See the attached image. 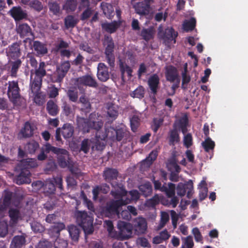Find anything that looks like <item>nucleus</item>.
I'll list each match as a JSON object with an SVG mask.
<instances>
[{
	"instance_id": "f257e3e1",
	"label": "nucleus",
	"mask_w": 248,
	"mask_h": 248,
	"mask_svg": "<svg viewBox=\"0 0 248 248\" xmlns=\"http://www.w3.org/2000/svg\"><path fill=\"white\" fill-rule=\"evenodd\" d=\"M112 186L114 189L111 191L110 193L115 199L118 200H112L107 202L101 211L103 216L109 218H112L116 216H119L121 208L126 204L125 201L122 199V197L127 194V191L124 186L122 184H116L115 185L112 184Z\"/></svg>"
},
{
	"instance_id": "f03ea898",
	"label": "nucleus",
	"mask_w": 248,
	"mask_h": 248,
	"mask_svg": "<svg viewBox=\"0 0 248 248\" xmlns=\"http://www.w3.org/2000/svg\"><path fill=\"white\" fill-rule=\"evenodd\" d=\"M98 117V113L95 112L91 113L89 118L78 116L77 118V126L84 133H89L92 129L98 131L103 125V122Z\"/></svg>"
},
{
	"instance_id": "7ed1b4c3",
	"label": "nucleus",
	"mask_w": 248,
	"mask_h": 248,
	"mask_svg": "<svg viewBox=\"0 0 248 248\" xmlns=\"http://www.w3.org/2000/svg\"><path fill=\"white\" fill-rule=\"evenodd\" d=\"M46 67L47 65L44 62H40L39 67L35 68L33 78H32V71H31L30 86L33 92H36L41 89L43 78L46 75Z\"/></svg>"
},
{
	"instance_id": "20e7f679",
	"label": "nucleus",
	"mask_w": 248,
	"mask_h": 248,
	"mask_svg": "<svg viewBox=\"0 0 248 248\" xmlns=\"http://www.w3.org/2000/svg\"><path fill=\"white\" fill-rule=\"evenodd\" d=\"M77 222L84 231L85 236L92 234L94 232L93 217L85 211H78Z\"/></svg>"
},
{
	"instance_id": "39448f33",
	"label": "nucleus",
	"mask_w": 248,
	"mask_h": 248,
	"mask_svg": "<svg viewBox=\"0 0 248 248\" xmlns=\"http://www.w3.org/2000/svg\"><path fill=\"white\" fill-rule=\"evenodd\" d=\"M7 94L10 101L14 105H16L21 98L20 89L18 80L9 81Z\"/></svg>"
},
{
	"instance_id": "423d86ee",
	"label": "nucleus",
	"mask_w": 248,
	"mask_h": 248,
	"mask_svg": "<svg viewBox=\"0 0 248 248\" xmlns=\"http://www.w3.org/2000/svg\"><path fill=\"white\" fill-rule=\"evenodd\" d=\"M161 27L159 28L158 36L160 39L163 41V44L167 47H170L172 43H176V38L178 36L177 32H175L172 27L166 28L164 31L160 30Z\"/></svg>"
},
{
	"instance_id": "0eeeda50",
	"label": "nucleus",
	"mask_w": 248,
	"mask_h": 248,
	"mask_svg": "<svg viewBox=\"0 0 248 248\" xmlns=\"http://www.w3.org/2000/svg\"><path fill=\"white\" fill-rule=\"evenodd\" d=\"M72 81L73 85L79 90H81L84 86H89L94 88H96L98 87V84L94 78L89 75L74 78Z\"/></svg>"
},
{
	"instance_id": "6e6552de",
	"label": "nucleus",
	"mask_w": 248,
	"mask_h": 248,
	"mask_svg": "<svg viewBox=\"0 0 248 248\" xmlns=\"http://www.w3.org/2000/svg\"><path fill=\"white\" fill-rule=\"evenodd\" d=\"M152 181L154 185V188L155 190H159L161 192H164L167 197H171L175 195V184L169 183L168 186L166 184L164 183L162 185L161 182L159 180H156L154 177Z\"/></svg>"
},
{
	"instance_id": "1a4fd4ad",
	"label": "nucleus",
	"mask_w": 248,
	"mask_h": 248,
	"mask_svg": "<svg viewBox=\"0 0 248 248\" xmlns=\"http://www.w3.org/2000/svg\"><path fill=\"white\" fill-rule=\"evenodd\" d=\"M118 237L121 240H127L132 236L133 226L130 223L121 221L118 224Z\"/></svg>"
},
{
	"instance_id": "9d476101",
	"label": "nucleus",
	"mask_w": 248,
	"mask_h": 248,
	"mask_svg": "<svg viewBox=\"0 0 248 248\" xmlns=\"http://www.w3.org/2000/svg\"><path fill=\"white\" fill-rule=\"evenodd\" d=\"M154 2V0H146L136 3L133 7L135 12L140 16H147L150 13L151 10V4Z\"/></svg>"
},
{
	"instance_id": "9b49d317",
	"label": "nucleus",
	"mask_w": 248,
	"mask_h": 248,
	"mask_svg": "<svg viewBox=\"0 0 248 248\" xmlns=\"http://www.w3.org/2000/svg\"><path fill=\"white\" fill-rule=\"evenodd\" d=\"M17 31L20 37H26L24 41V42H27L29 40L30 44H31L32 40L34 39V36L31 27L27 24L19 25L17 29Z\"/></svg>"
},
{
	"instance_id": "f8f14e48",
	"label": "nucleus",
	"mask_w": 248,
	"mask_h": 248,
	"mask_svg": "<svg viewBox=\"0 0 248 248\" xmlns=\"http://www.w3.org/2000/svg\"><path fill=\"white\" fill-rule=\"evenodd\" d=\"M60 150L57 155L58 163L61 168H65L70 165L69 153L64 149Z\"/></svg>"
},
{
	"instance_id": "ddd939ff",
	"label": "nucleus",
	"mask_w": 248,
	"mask_h": 248,
	"mask_svg": "<svg viewBox=\"0 0 248 248\" xmlns=\"http://www.w3.org/2000/svg\"><path fill=\"white\" fill-rule=\"evenodd\" d=\"M38 166V163L35 159L28 158L22 159L18 164L17 167L19 170L30 171V169L35 168Z\"/></svg>"
},
{
	"instance_id": "4468645a",
	"label": "nucleus",
	"mask_w": 248,
	"mask_h": 248,
	"mask_svg": "<svg viewBox=\"0 0 248 248\" xmlns=\"http://www.w3.org/2000/svg\"><path fill=\"white\" fill-rule=\"evenodd\" d=\"M134 230L137 234L144 233L147 229V222L143 217H138L134 221Z\"/></svg>"
},
{
	"instance_id": "2eb2a0df",
	"label": "nucleus",
	"mask_w": 248,
	"mask_h": 248,
	"mask_svg": "<svg viewBox=\"0 0 248 248\" xmlns=\"http://www.w3.org/2000/svg\"><path fill=\"white\" fill-rule=\"evenodd\" d=\"M34 130V126L29 122H26L19 132L18 137L20 139L30 138L33 136Z\"/></svg>"
},
{
	"instance_id": "dca6fc26",
	"label": "nucleus",
	"mask_w": 248,
	"mask_h": 248,
	"mask_svg": "<svg viewBox=\"0 0 248 248\" xmlns=\"http://www.w3.org/2000/svg\"><path fill=\"white\" fill-rule=\"evenodd\" d=\"M179 132V130L177 129L176 123H174L173 128L170 129L168 133V140L170 145H174L180 142V137Z\"/></svg>"
},
{
	"instance_id": "f3484780",
	"label": "nucleus",
	"mask_w": 248,
	"mask_h": 248,
	"mask_svg": "<svg viewBox=\"0 0 248 248\" xmlns=\"http://www.w3.org/2000/svg\"><path fill=\"white\" fill-rule=\"evenodd\" d=\"M118 175V171L117 169L107 168H106L103 172V177L104 179L108 182L111 183L114 185L116 184H121V183H118L116 182L111 183V182L114 180H117Z\"/></svg>"
},
{
	"instance_id": "a211bd4d",
	"label": "nucleus",
	"mask_w": 248,
	"mask_h": 248,
	"mask_svg": "<svg viewBox=\"0 0 248 248\" xmlns=\"http://www.w3.org/2000/svg\"><path fill=\"white\" fill-rule=\"evenodd\" d=\"M20 171L19 174L15 177L14 182L19 185L30 183L31 182V172L27 170L24 171L22 170H20Z\"/></svg>"
},
{
	"instance_id": "6ab92c4d",
	"label": "nucleus",
	"mask_w": 248,
	"mask_h": 248,
	"mask_svg": "<svg viewBox=\"0 0 248 248\" xmlns=\"http://www.w3.org/2000/svg\"><path fill=\"white\" fill-rule=\"evenodd\" d=\"M97 76L98 79L102 82H105L109 79L108 68L104 63H98Z\"/></svg>"
},
{
	"instance_id": "aec40b11",
	"label": "nucleus",
	"mask_w": 248,
	"mask_h": 248,
	"mask_svg": "<svg viewBox=\"0 0 248 248\" xmlns=\"http://www.w3.org/2000/svg\"><path fill=\"white\" fill-rule=\"evenodd\" d=\"M11 16L16 21H19L27 17L26 11L22 10L20 6L13 7L9 11Z\"/></svg>"
},
{
	"instance_id": "412c9836",
	"label": "nucleus",
	"mask_w": 248,
	"mask_h": 248,
	"mask_svg": "<svg viewBox=\"0 0 248 248\" xmlns=\"http://www.w3.org/2000/svg\"><path fill=\"white\" fill-rule=\"evenodd\" d=\"M165 76L166 80L170 82H173L178 79H180L176 68L171 65L166 68Z\"/></svg>"
},
{
	"instance_id": "4be33fe9",
	"label": "nucleus",
	"mask_w": 248,
	"mask_h": 248,
	"mask_svg": "<svg viewBox=\"0 0 248 248\" xmlns=\"http://www.w3.org/2000/svg\"><path fill=\"white\" fill-rule=\"evenodd\" d=\"M26 235H17L15 236L10 244V248H22L26 244Z\"/></svg>"
},
{
	"instance_id": "5701e85b",
	"label": "nucleus",
	"mask_w": 248,
	"mask_h": 248,
	"mask_svg": "<svg viewBox=\"0 0 248 248\" xmlns=\"http://www.w3.org/2000/svg\"><path fill=\"white\" fill-rule=\"evenodd\" d=\"M65 225L63 223L57 222L54 223L52 225L48 230V233L53 237H57L59 236L60 232L65 229Z\"/></svg>"
},
{
	"instance_id": "b1692460",
	"label": "nucleus",
	"mask_w": 248,
	"mask_h": 248,
	"mask_svg": "<svg viewBox=\"0 0 248 248\" xmlns=\"http://www.w3.org/2000/svg\"><path fill=\"white\" fill-rule=\"evenodd\" d=\"M148 85L152 93L156 94L159 84V78L156 74L152 75L148 81Z\"/></svg>"
},
{
	"instance_id": "393cba45",
	"label": "nucleus",
	"mask_w": 248,
	"mask_h": 248,
	"mask_svg": "<svg viewBox=\"0 0 248 248\" xmlns=\"http://www.w3.org/2000/svg\"><path fill=\"white\" fill-rule=\"evenodd\" d=\"M119 68L121 74V78L123 81H124V74L127 73V76L131 78L132 76L133 70L131 67L123 62L122 61H119Z\"/></svg>"
},
{
	"instance_id": "a878e982",
	"label": "nucleus",
	"mask_w": 248,
	"mask_h": 248,
	"mask_svg": "<svg viewBox=\"0 0 248 248\" xmlns=\"http://www.w3.org/2000/svg\"><path fill=\"white\" fill-rule=\"evenodd\" d=\"M158 155V152L156 150L152 151L144 160L141 162L142 167L149 168L153 164V162L156 159Z\"/></svg>"
},
{
	"instance_id": "bb28decb",
	"label": "nucleus",
	"mask_w": 248,
	"mask_h": 248,
	"mask_svg": "<svg viewBox=\"0 0 248 248\" xmlns=\"http://www.w3.org/2000/svg\"><path fill=\"white\" fill-rule=\"evenodd\" d=\"M155 33V29L151 26L148 28H143L141 31L140 36L143 39L148 42L154 38Z\"/></svg>"
},
{
	"instance_id": "cd10ccee",
	"label": "nucleus",
	"mask_w": 248,
	"mask_h": 248,
	"mask_svg": "<svg viewBox=\"0 0 248 248\" xmlns=\"http://www.w3.org/2000/svg\"><path fill=\"white\" fill-rule=\"evenodd\" d=\"M22 61L20 59H17L15 61L10 62V76L13 78L17 77V72L21 66Z\"/></svg>"
},
{
	"instance_id": "c85d7f7f",
	"label": "nucleus",
	"mask_w": 248,
	"mask_h": 248,
	"mask_svg": "<svg viewBox=\"0 0 248 248\" xmlns=\"http://www.w3.org/2000/svg\"><path fill=\"white\" fill-rule=\"evenodd\" d=\"M46 109L48 113L52 116H56L59 111L58 105L52 100L48 101L46 104Z\"/></svg>"
},
{
	"instance_id": "c756f323",
	"label": "nucleus",
	"mask_w": 248,
	"mask_h": 248,
	"mask_svg": "<svg viewBox=\"0 0 248 248\" xmlns=\"http://www.w3.org/2000/svg\"><path fill=\"white\" fill-rule=\"evenodd\" d=\"M78 22V19L73 15L67 16L64 20V26L66 29L74 28Z\"/></svg>"
},
{
	"instance_id": "7c9ffc66",
	"label": "nucleus",
	"mask_w": 248,
	"mask_h": 248,
	"mask_svg": "<svg viewBox=\"0 0 248 248\" xmlns=\"http://www.w3.org/2000/svg\"><path fill=\"white\" fill-rule=\"evenodd\" d=\"M118 106L112 103L107 104V114L112 120H115L119 114Z\"/></svg>"
},
{
	"instance_id": "2f4dec72",
	"label": "nucleus",
	"mask_w": 248,
	"mask_h": 248,
	"mask_svg": "<svg viewBox=\"0 0 248 248\" xmlns=\"http://www.w3.org/2000/svg\"><path fill=\"white\" fill-rule=\"evenodd\" d=\"M101 7L104 14L108 18H111L114 16V8L113 6L108 3L103 2L101 4Z\"/></svg>"
},
{
	"instance_id": "473e14b6",
	"label": "nucleus",
	"mask_w": 248,
	"mask_h": 248,
	"mask_svg": "<svg viewBox=\"0 0 248 248\" xmlns=\"http://www.w3.org/2000/svg\"><path fill=\"white\" fill-rule=\"evenodd\" d=\"M61 129L62 134L64 139L71 138L73 136L74 131V127L70 124H64Z\"/></svg>"
},
{
	"instance_id": "72a5a7b5",
	"label": "nucleus",
	"mask_w": 248,
	"mask_h": 248,
	"mask_svg": "<svg viewBox=\"0 0 248 248\" xmlns=\"http://www.w3.org/2000/svg\"><path fill=\"white\" fill-rule=\"evenodd\" d=\"M103 30L109 33L115 32L119 27V24L117 21H114L111 23H104L101 24Z\"/></svg>"
},
{
	"instance_id": "f704fd0d",
	"label": "nucleus",
	"mask_w": 248,
	"mask_h": 248,
	"mask_svg": "<svg viewBox=\"0 0 248 248\" xmlns=\"http://www.w3.org/2000/svg\"><path fill=\"white\" fill-rule=\"evenodd\" d=\"M104 43L107 46L105 53H113L114 51V44L112 37L110 35H105Z\"/></svg>"
},
{
	"instance_id": "c9c22d12",
	"label": "nucleus",
	"mask_w": 248,
	"mask_h": 248,
	"mask_svg": "<svg viewBox=\"0 0 248 248\" xmlns=\"http://www.w3.org/2000/svg\"><path fill=\"white\" fill-rule=\"evenodd\" d=\"M33 47L38 54L44 55L47 53L46 45L39 41L33 42Z\"/></svg>"
},
{
	"instance_id": "e433bc0d",
	"label": "nucleus",
	"mask_w": 248,
	"mask_h": 248,
	"mask_svg": "<svg viewBox=\"0 0 248 248\" xmlns=\"http://www.w3.org/2000/svg\"><path fill=\"white\" fill-rule=\"evenodd\" d=\"M9 53L12 58H18L21 55L20 45L16 42L13 43L9 47Z\"/></svg>"
},
{
	"instance_id": "4c0bfd02",
	"label": "nucleus",
	"mask_w": 248,
	"mask_h": 248,
	"mask_svg": "<svg viewBox=\"0 0 248 248\" xmlns=\"http://www.w3.org/2000/svg\"><path fill=\"white\" fill-rule=\"evenodd\" d=\"M77 0H66L63 5L62 8L67 12H74L77 7Z\"/></svg>"
},
{
	"instance_id": "58836bf2",
	"label": "nucleus",
	"mask_w": 248,
	"mask_h": 248,
	"mask_svg": "<svg viewBox=\"0 0 248 248\" xmlns=\"http://www.w3.org/2000/svg\"><path fill=\"white\" fill-rule=\"evenodd\" d=\"M56 190L55 185L51 180L45 182L44 185V192L48 195L54 194Z\"/></svg>"
},
{
	"instance_id": "ea45409f",
	"label": "nucleus",
	"mask_w": 248,
	"mask_h": 248,
	"mask_svg": "<svg viewBox=\"0 0 248 248\" xmlns=\"http://www.w3.org/2000/svg\"><path fill=\"white\" fill-rule=\"evenodd\" d=\"M196 20L194 17H191L188 20H185L183 24V29L186 32L193 31L195 28Z\"/></svg>"
},
{
	"instance_id": "a19ab883",
	"label": "nucleus",
	"mask_w": 248,
	"mask_h": 248,
	"mask_svg": "<svg viewBox=\"0 0 248 248\" xmlns=\"http://www.w3.org/2000/svg\"><path fill=\"white\" fill-rule=\"evenodd\" d=\"M68 231L71 239L74 241H78L80 232L78 228L75 225H71L68 226Z\"/></svg>"
},
{
	"instance_id": "79ce46f5",
	"label": "nucleus",
	"mask_w": 248,
	"mask_h": 248,
	"mask_svg": "<svg viewBox=\"0 0 248 248\" xmlns=\"http://www.w3.org/2000/svg\"><path fill=\"white\" fill-rule=\"evenodd\" d=\"M9 216L14 223H16L20 217V213L18 209L11 208L9 210Z\"/></svg>"
},
{
	"instance_id": "37998d69",
	"label": "nucleus",
	"mask_w": 248,
	"mask_h": 248,
	"mask_svg": "<svg viewBox=\"0 0 248 248\" xmlns=\"http://www.w3.org/2000/svg\"><path fill=\"white\" fill-rule=\"evenodd\" d=\"M139 189L145 197L150 195L152 192V186L149 182L140 185Z\"/></svg>"
},
{
	"instance_id": "c03bdc74",
	"label": "nucleus",
	"mask_w": 248,
	"mask_h": 248,
	"mask_svg": "<svg viewBox=\"0 0 248 248\" xmlns=\"http://www.w3.org/2000/svg\"><path fill=\"white\" fill-rule=\"evenodd\" d=\"M202 144L206 152H209L210 150H213L215 146V142L209 137L206 138Z\"/></svg>"
},
{
	"instance_id": "a18cd8bd",
	"label": "nucleus",
	"mask_w": 248,
	"mask_h": 248,
	"mask_svg": "<svg viewBox=\"0 0 248 248\" xmlns=\"http://www.w3.org/2000/svg\"><path fill=\"white\" fill-rule=\"evenodd\" d=\"M39 147V143L33 140L29 142L26 146L27 151L31 154H34Z\"/></svg>"
},
{
	"instance_id": "49530a36",
	"label": "nucleus",
	"mask_w": 248,
	"mask_h": 248,
	"mask_svg": "<svg viewBox=\"0 0 248 248\" xmlns=\"http://www.w3.org/2000/svg\"><path fill=\"white\" fill-rule=\"evenodd\" d=\"M42 149H43L46 154H49L52 152L57 155V154L59 153V152L61 151V148L53 146L49 143H46L44 145V147L42 148Z\"/></svg>"
},
{
	"instance_id": "de8ad7c7",
	"label": "nucleus",
	"mask_w": 248,
	"mask_h": 248,
	"mask_svg": "<svg viewBox=\"0 0 248 248\" xmlns=\"http://www.w3.org/2000/svg\"><path fill=\"white\" fill-rule=\"evenodd\" d=\"M49 11L53 15L58 16L62 13L60 4L56 2H52L48 3Z\"/></svg>"
},
{
	"instance_id": "09e8293b",
	"label": "nucleus",
	"mask_w": 248,
	"mask_h": 248,
	"mask_svg": "<svg viewBox=\"0 0 248 248\" xmlns=\"http://www.w3.org/2000/svg\"><path fill=\"white\" fill-rule=\"evenodd\" d=\"M145 94V90L143 86H139L132 93H130V96L133 98H138L141 99L144 97Z\"/></svg>"
},
{
	"instance_id": "8fccbe9b",
	"label": "nucleus",
	"mask_w": 248,
	"mask_h": 248,
	"mask_svg": "<svg viewBox=\"0 0 248 248\" xmlns=\"http://www.w3.org/2000/svg\"><path fill=\"white\" fill-rule=\"evenodd\" d=\"M130 122L131 130L134 132H136L140 125V119L139 117L135 115H133L130 119Z\"/></svg>"
},
{
	"instance_id": "3c124183",
	"label": "nucleus",
	"mask_w": 248,
	"mask_h": 248,
	"mask_svg": "<svg viewBox=\"0 0 248 248\" xmlns=\"http://www.w3.org/2000/svg\"><path fill=\"white\" fill-rule=\"evenodd\" d=\"M38 90L36 92H34L31 90L32 93L35 94L34 97V102L38 106H42L45 102V96Z\"/></svg>"
},
{
	"instance_id": "603ef678",
	"label": "nucleus",
	"mask_w": 248,
	"mask_h": 248,
	"mask_svg": "<svg viewBox=\"0 0 248 248\" xmlns=\"http://www.w3.org/2000/svg\"><path fill=\"white\" fill-rule=\"evenodd\" d=\"M67 95L70 101L76 102L78 99V92L76 89L70 88L67 93Z\"/></svg>"
},
{
	"instance_id": "864d4df0",
	"label": "nucleus",
	"mask_w": 248,
	"mask_h": 248,
	"mask_svg": "<svg viewBox=\"0 0 248 248\" xmlns=\"http://www.w3.org/2000/svg\"><path fill=\"white\" fill-rule=\"evenodd\" d=\"M59 89L54 84H51L48 88V95L50 98H54L59 95Z\"/></svg>"
},
{
	"instance_id": "5fc2aeb1",
	"label": "nucleus",
	"mask_w": 248,
	"mask_h": 248,
	"mask_svg": "<svg viewBox=\"0 0 248 248\" xmlns=\"http://www.w3.org/2000/svg\"><path fill=\"white\" fill-rule=\"evenodd\" d=\"M176 123L177 128H180L183 127H187L188 124V119L186 114H185L178 120L175 122Z\"/></svg>"
},
{
	"instance_id": "6e6d98bb",
	"label": "nucleus",
	"mask_w": 248,
	"mask_h": 248,
	"mask_svg": "<svg viewBox=\"0 0 248 248\" xmlns=\"http://www.w3.org/2000/svg\"><path fill=\"white\" fill-rule=\"evenodd\" d=\"M91 147V141L88 139H84L81 143L79 151L84 154H87L89 152Z\"/></svg>"
},
{
	"instance_id": "4d7b16f0",
	"label": "nucleus",
	"mask_w": 248,
	"mask_h": 248,
	"mask_svg": "<svg viewBox=\"0 0 248 248\" xmlns=\"http://www.w3.org/2000/svg\"><path fill=\"white\" fill-rule=\"evenodd\" d=\"M13 195V193L12 192L8 190H5L4 192L3 203L9 206L11 204Z\"/></svg>"
},
{
	"instance_id": "13d9d810",
	"label": "nucleus",
	"mask_w": 248,
	"mask_h": 248,
	"mask_svg": "<svg viewBox=\"0 0 248 248\" xmlns=\"http://www.w3.org/2000/svg\"><path fill=\"white\" fill-rule=\"evenodd\" d=\"M57 169V165L53 160H49L45 167V170L47 173L55 171Z\"/></svg>"
},
{
	"instance_id": "bf43d9fd",
	"label": "nucleus",
	"mask_w": 248,
	"mask_h": 248,
	"mask_svg": "<svg viewBox=\"0 0 248 248\" xmlns=\"http://www.w3.org/2000/svg\"><path fill=\"white\" fill-rule=\"evenodd\" d=\"M160 202V198L157 194H155L151 199L147 200L146 204L147 206L154 207Z\"/></svg>"
},
{
	"instance_id": "052dcab7",
	"label": "nucleus",
	"mask_w": 248,
	"mask_h": 248,
	"mask_svg": "<svg viewBox=\"0 0 248 248\" xmlns=\"http://www.w3.org/2000/svg\"><path fill=\"white\" fill-rule=\"evenodd\" d=\"M93 10L90 7L86 8V9L81 14L80 18L82 21H85L89 19L93 14Z\"/></svg>"
},
{
	"instance_id": "680f3d73",
	"label": "nucleus",
	"mask_w": 248,
	"mask_h": 248,
	"mask_svg": "<svg viewBox=\"0 0 248 248\" xmlns=\"http://www.w3.org/2000/svg\"><path fill=\"white\" fill-rule=\"evenodd\" d=\"M67 246V241L60 238H57L54 243V248H66Z\"/></svg>"
},
{
	"instance_id": "e2e57ef3",
	"label": "nucleus",
	"mask_w": 248,
	"mask_h": 248,
	"mask_svg": "<svg viewBox=\"0 0 248 248\" xmlns=\"http://www.w3.org/2000/svg\"><path fill=\"white\" fill-rule=\"evenodd\" d=\"M188 186L185 184L180 183L178 184L176 187L177 193L178 195L180 197H183L185 195L186 190L188 189Z\"/></svg>"
},
{
	"instance_id": "0e129e2a",
	"label": "nucleus",
	"mask_w": 248,
	"mask_h": 248,
	"mask_svg": "<svg viewBox=\"0 0 248 248\" xmlns=\"http://www.w3.org/2000/svg\"><path fill=\"white\" fill-rule=\"evenodd\" d=\"M32 230L35 232H42L44 230V227L40 223L33 221L31 223Z\"/></svg>"
},
{
	"instance_id": "69168bd1",
	"label": "nucleus",
	"mask_w": 248,
	"mask_h": 248,
	"mask_svg": "<svg viewBox=\"0 0 248 248\" xmlns=\"http://www.w3.org/2000/svg\"><path fill=\"white\" fill-rule=\"evenodd\" d=\"M62 112L66 116H69L73 112V110L70 104L64 102L62 106Z\"/></svg>"
},
{
	"instance_id": "338daca9",
	"label": "nucleus",
	"mask_w": 248,
	"mask_h": 248,
	"mask_svg": "<svg viewBox=\"0 0 248 248\" xmlns=\"http://www.w3.org/2000/svg\"><path fill=\"white\" fill-rule=\"evenodd\" d=\"M169 215L168 213L166 212H161L160 221L159 225L160 228L164 227L169 221Z\"/></svg>"
},
{
	"instance_id": "774afa93",
	"label": "nucleus",
	"mask_w": 248,
	"mask_h": 248,
	"mask_svg": "<svg viewBox=\"0 0 248 248\" xmlns=\"http://www.w3.org/2000/svg\"><path fill=\"white\" fill-rule=\"evenodd\" d=\"M193 144V138L191 134L187 133L184 137V145L189 148Z\"/></svg>"
}]
</instances>
